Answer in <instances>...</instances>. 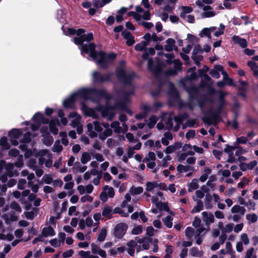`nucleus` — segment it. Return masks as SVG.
Listing matches in <instances>:
<instances>
[{
  "label": "nucleus",
  "instance_id": "25",
  "mask_svg": "<svg viewBox=\"0 0 258 258\" xmlns=\"http://www.w3.org/2000/svg\"><path fill=\"white\" fill-rule=\"evenodd\" d=\"M181 9L182 11L180 14V17L182 19H184L185 18L186 14L190 13L193 11V9L188 6H182Z\"/></svg>",
  "mask_w": 258,
  "mask_h": 258
},
{
  "label": "nucleus",
  "instance_id": "56",
  "mask_svg": "<svg viewBox=\"0 0 258 258\" xmlns=\"http://www.w3.org/2000/svg\"><path fill=\"white\" fill-rule=\"evenodd\" d=\"M226 146V148L224 149V151L228 154L229 155H230L231 153V154H233V150H234L236 149V146H231L228 144H227Z\"/></svg>",
  "mask_w": 258,
  "mask_h": 258
},
{
  "label": "nucleus",
  "instance_id": "11",
  "mask_svg": "<svg viewBox=\"0 0 258 258\" xmlns=\"http://www.w3.org/2000/svg\"><path fill=\"white\" fill-rule=\"evenodd\" d=\"M32 119L34 122L40 123L41 124H47L49 122V119L44 116L43 114L40 112H36L33 116Z\"/></svg>",
  "mask_w": 258,
  "mask_h": 258
},
{
  "label": "nucleus",
  "instance_id": "58",
  "mask_svg": "<svg viewBox=\"0 0 258 258\" xmlns=\"http://www.w3.org/2000/svg\"><path fill=\"white\" fill-rule=\"evenodd\" d=\"M26 183V180L25 179H20L18 181L17 185L18 188L20 190H23L25 188V184Z\"/></svg>",
  "mask_w": 258,
  "mask_h": 258
},
{
  "label": "nucleus",
  "instance_id": "37",
  "mask_svg": "<svg viewBox=\"0 0 258 258\" xmlns=\"http://www.w3.org/2000/svg\"><path fill=\"white\" fill-rule=\"evenodd\" d=\"M106 235H107L106 229L105 228L101 229L99 234H98V236L97 237V240L101 242L103 241L106 238Z\"/></svg>",
  "mask_w": 258,
  "mask_h": 258
},
{
  "label": "nucleus",
  "instance_id": "63",
  "mask_svg": "<svg viewBox=\"0 0 258 258\" xmlns=\"http://www.w3.org/2000/svg\"><path fill=\"white\" fill-rule=\"evenodd\" d=\"M247 141H248V138L247 137H245L243 136H241L240 137L237 138V139H236V143L237 144H245L247 143Z\"/></svg>",
  "mask_w": 258,
  "mask_h": 258
},
{
  "label": "nucleus",
  "instance_id": "51",
  "mask_svg": "<svg viewBox=\"0 0 258 258\" xmlns=\"http://www.w3.org/2000/svg\"><path fill=\"white\" fill-rule=\"evenodd\" d=\"M143 191V188L141 186L134 187L132 188L131 193L132 195H139Z\"/></svg>",
  "mask_w": 258,
  "mask_h": 258
},
{
  "label": "nucleus",
  "instance_id": "10",
  "mask_svg": "<svg viewBox=\"0 0 258 258\" xmlns=\"http://www.w3.org/2000/svg\"><path fill=\"white\" fill-rule=\"evenodd\" d=\"M115 109L114 106L107 105L101 109V113L103 117H108L109 120H112L114 113L113 110Z\"/></svg>",
  "mask_w": 258,
  "mask_h": 258
},
{
  "label": "nucleus",
  "instance_id": "31",
  "mask_svg": "<svg viewBox=\"0 0 258 258\" xmlns=\"http://www.w3.org/2000/svg\"><path fill=\"white\" fill-rule=\"evenodd\" d=\"M173 218L171 216H167L165 218H163L162 221L164 225L168 228H170L172 226Z\"/></svg>",
  "mask_w": 258,
  "mask_h": 258
},
{
  "label": "nucleus",
  "instance_id": "50",
  "mask_svg": "<svg viewBox=\"0 0 258 258\" xmlns=\"http://www.w3.org/2000/svg\"><path fill=\"white\" fill-rule=\"evenodd\" d=\"M40 132L41 133L42 137H45V136H48L50 135V133L48 132V127L47 126H42L40 130Z\"/></svg>",
  "mask_w": 258,
  "mask_h": 258
},
{
  "label": "nucleus",
  "instance_id": "12",
  "mask_svg": "<svg viewBox=\"0 0 258 258\" xmlns=\"http://www.w3.org/2000/svg\"><path fill=\"white\" fill-rule=\"evenodd\" d=\"M122 36L126 40V44L128 46H132L135 43L134 36L130 31L124 30L121 32Z\"/></svg>",
  "mask_w": 258,
  "mask_h": 258
},
{
  "label": "nucleus",
  "instance_id": "64",
  "mask_svg": "<svg viewBox=\"0 0 258 258\" xmlns=\"http://www.w3.org/2000/svg\"><path fill=\"white\" fill-rule=\"evenodd\" d=\"M93 6L96 8H100L103 7L105 4L102 1L93 0Z\"/></svg>",
  "mask_w": 258,
  "mask_h": 258
},
{
  "label": "nucleus",
  "instance_id": "22",
  "mask_svg": "<svg viewBox=\"0 0 258 258\" xmlns=\"http://www.w3.org/2000/svg\"><path fill=\"white\" fill-rule=\"evenodd\" d=\"M112 211L111 207L105 206L102 211V216L110 219L112 218Z\"/></svg>",
  "mask_w": 258,
  "mask_h": 258
},
{
  "label": "nucleus",
  "instance_id": "46",
  "mask_svg": "<svg viewBox=\"0 0 258 258\" xmlns=\"http://www.w3.org/2000/svg\"><path fill=\"white\" fill-rule=\"evenodd\" d=\"M157 182H150L148 181L146 183V190L147 191H151L154 188L156 187Z\"/></svg>",
  "mask_w": 258,
  "mask_h": 258
},
{
  "label": "nucleus",
  "instance_id": "20",
  "mask_svg": "<svg viewBox=\"0 0 258 258\" xmlns=\"http://www.w3.org/2000/svg\"><path fill=\"white\" fill-rule=\"evenodd\" d=\"M156 207L160 211L164 210L167 212L169 213L170 214H174L173 212L170 210L168 203H162V202L160 201L156 204Z\"/></svg>",
  "mask_w": 258,
  "mask_h": 258
},
{
  "label": "nucleus",
  "instance_id": "24",
  "mask_svg": "<svg viewBox=\"0 0 258 258\" xmlns=\"http://www.w3.org/2000/svg\"><path fill=\"white\" fill-rule=\"evenodd\" d=\"M0 146L3 150H9L10 145L8 142V139L6 137L3 136L0 139Z\"/></svg>",
  "mask_w": 258,
  "mask_h": 258
},
{
  "label": "nucleus",
  "instance_id": "4",
  "mask_svg": "<svg viewBox=\"0 0 258 258\" xmlns=\"http://www.w3.org/2000/svg\"><path fill=\"white\" fill-rule=\"evenodd\" d=\"M91 96L95 97V100L99 101L101 98H104L107 101L111 99V96L104 89H97L96 88H91Z\"/></svg>",
  "mask_w": 258,
  "mask_h": 258
},
{
  "label": "nucleus",
  "instance_id": "55",
  "mask_svg": "<svg viewBox=\"0 0 258 258\" xmlns=\"http://www.w3.org/2000/svg\"><path fill=\"white\" fill-rule=\"evenodd\" d=\"M203 52V49L201 47L200 44H196L193 49L192 54H198L199 53H202Z\"/></svg>",
  "mask_w": 258,
  "mask_h": 258
},
{
  "label": "nucleus",
  "instance_id": "52",
  "mask_svg": "<svg viewBox=\"0 0 258 258\" xmlns=\"http://www.w3.org/2000/svg\"><path fill=\"white\" fill-rule=\"evenodd\" d=\"M254 251V248L251 247L248 249L246 252L245 258H256V255H253Z\"/></svg>",
  "mask_w": 258,
  "mask_h": 258
},
{
  "label": "nucleus",
  "instance_id": "32",
  "mask_svg": "<svg viewBox=\"0 0 258 258\" xmlns=\"http://www.w3.org/2000/svg\"><path fill=\"white\" fill-rule=\"evenodd\" d=\"M158 120V118L156 116L154 115H152L150 116L149 117V122L148 123V127L150 129L153 128L156 123H157V121Z\"/></svg>",
  "mask_w": 258,
  "mask_h": 258
},
{
  "label": "nucleus",
  "instance_id": "26",
  "mask_svg": "<svg viewBox=\"0 0 258 258\" xmlns=\"http://www.w3.org/2000/svg\"><path fill=\"white\" fill-rule=\"evenodd\" d=\"M134 94V90H132L130 91H122L123 97H122V101H123L126 103H128L130 102L129 96L133 95Z\"/></svg>",
  "mask_w": 258,
  "mask_h": 258
},
{
  "label": "nucleus",
  "instance_id": "5",
  "mask_svg": "<svg viewBox=\"0 0 258 258\" xmlns=\"http://www.w3.org/2000/svg\"><path fill=\"white\" fill-rule=\"evenodd\" d=\"M112 73L102 74L98 71H95L93 74V80L95 83H103L111 81Z\"/></svg>",
  "mask_w": 258,
  "mask_h": 258
},
{
  "label": "nucleus",
  "instance_id": "28",
  "mask_svg": "<svg viewBox=\"0 0 258 258\" xmlns=\"http://www.w3.org/2000/svg\"><path fill=\"white\" fill-rule=\"evenodd\" d=\"M203 209V203L201 200L197 201V205L191 210V213L192 214L200 212Z\"/></svg>",
  "mask_w": 258,
  "mask_h": 258
},
{
  "label": "nucleus",
  "instance_id": "62",
  "mask_svg": "<svg viewBox=\"0 0 258 258\" xmlns=\"http://www.w3.org/2000/svg\"><path fill=\"white\" fill-rule=\"evenodd\" d=\"M238 95L244 98H246V89L242 87H239L238 88Z\"/></svg>",
  "mask_w": 258,
  "mask_h": 258
},
{
  "label": "nucleus",
  "instance_id": "33",
  "mask_svg": "<svg viewBox=\"0 0 258 258\" xmlns=\"http://www.w3.org/2000/svg\"><path fill=\"white\" fill-rule=\"evenodd\" d=\"M202 215L204 220L208 221L211 223L214 222V217L213 214L210 213L209 215L207 212H203L202 213Z\"/></svg>",
  "mask_w": 258,
  "mask_h": 258
},
{
  "label": "nucleus",
  "instance_id": "42",
  "mask_svg": "<svg viewBox=\"0 0 258 258\" xmlns=\"http://www.w3.org/2000/svg\"><path fill=\"white\" fill-rule=\"evenodd\" d=\"M43 143L47 146H50L52 145L53 142V139L52 136L49 135L48 136H45V137H43Z\"/></svg>",
  "mask_w": 258,
  "mask_h": 258
},
{
  "label": "nucleus",
  "instance_id": "45",
  "mask_svg": "<svg viewBox=\"0 0 258 258\" xmlns=\"http://www.w3.org/2000/svg\"><path fill=\"white\" fill-rule=\"evenodd\" d=\"M83 41L90 42L93 39V34L92 32L84 34L81 35Z\"/></svg>",
  "mask_w": 258,
  "mask_h": 258
},
{
  "label": "nucleus",
  "instance_id": "13",
  "mask_svg": "<svg viewBox=\"0 0 258 258\" xmlns=\"http://www.w3.org/2000/svg\"><path fill=\"white\" fill-rule=\"evenodd\" d=\"M48 123L50 132H51L53 135H56L58 134V130L56 125H60L58 119L57 118H55L51 120L50 121L49 120Z\"/></svg>",
  "mask_w": 258,
  "mask_h": 258
},
{
  "label": "nucleus",
  "instance_id": "7",
  "mask_svg": "<svg viewBox=\"0 0 258 258\" xmlns=\"http://www.w3.org/2000/svg\"><path fill=\"white\" fill-rule=\"evenodd\" d=\"M186 91L188 93L189 98L190 100L197 99V96L199 93V88L196 87L194 84L188 86H184Z\"/></svg>",
  "mask_w": 258,
  "mask_h": 258
},
{
  "label": "nucleus",
  "instance_id": "8",
  "mask_svg": "<svg viewBox=\"0 0 258 258\" xmlns=\"http://www.w3.org/2000/svg\"><path fill=\"white\" fill-rule=\"evenodd\" d=\"M91 88H83L77 92L74 93L76 98H82L85 100L90 99V97L91 96Z\"/></svg>",
  "mask_w": 258,
  "mask_h": 258
},
{
  "label": "nucleus",
  "instance_id": "35",
  "mask_svg": "<svg viewBox=\"0 0 258 258\" xmlns=\"http://www.w3.org/2000/svg\"><path fill=\"white\" fill-rule=\"evenodd\" d=\"M126 103H127L121 101L120 102L116 103L115 106L120 107L123 110L126 111L127 113H130V114H132V112L131 110L128 109L127 108V107L126 106Z\"/></svg>",
  "mask_w": 258,
  "mask_h": 258
},
{
  "label": "nucleus",
  "instance_id": "44",
  "mask_svg": "<svg viewBox=\"0 0 258 258\" xmlns=\"http://www.w3.org/2000/svg\"><path fill=\"white\" fill-rule=\"evenodd\" d=\"M191 58L197 66H199L200 64V62L203 60L204 58L202 55L192 54Z\"/></svg>",
  "mask_w": 258,
  "mask_h": 258
},
{
  "label": "nucleus",
  "instance_id": "39",
  "mask_svg": "<svg viewBox=\"0 0 258 258\" xmlns=\"http://www.w3.org/2000/svg\"><path fill=\"white\" fill-rule=\"evenodd\" d=\"M91 160V157L88 152H84L81 158V161L83 164H86Z\"/></svg>",
  "mask_w": 258,
  "mask_h": 258
},
{
  "label": "nucleus",
  "instance_id": "19",
  "mask_svg": "<svg viewBox=\"0 0 258 258\" xmlns=\"http://www.w3.org/2000/svg\"><path fill=\"white\" fill-rule=\"evenodd\" d=\"M22 135V132L20 129L13 128L8 133L10 138L19 139Z\"/></svg>",
  "mask_w": 258,
  "mask_h": 258
},
{
  "label": "nucleus",
  "instance_id": "21",
  "mask_svg": "<svg viewBox=\"0 0 258 258\" xmlns=\"http://www.w3.org/2000/svg\"><path fill=\"white\" fill-rule=\"evenodd\" d=\"M42 234L44 237L48 236H54L55 234L54 229L50 226L45 227L42 229Z\"/></svg>",
  "mask_w": 258,
  "mask_h": 258
},
{
  "label": "nucleus",
  "instance_id": "30",
  "mask_svg": "<svg viewBox=\"0 0 258 258\" xmlns=\"http://www.w3.org/2000/svg\"><path fill=\"white\" fill-rule=\"evenodd\" d=\"M177 170L178 172L182 173V172H185L188 171L189 170H194V168L192 167H191L189 165H183L182 164H179L177 166Z\"/></svg>",
  "mask_w": 258,
  "mask_h": 258
},
{
  "label": "nucleus",
  "instance_id": "18",
  "mask_svg": "<svg viewBox=\"0 0 258 258\" xmlns=\"http://www.w3.org/2000/svg\"><path fill=\"white\" fill-rule=\"evenodd\" d=\"M196 100L197 101L198 104L199 106L201 107H203L205 104L209 102L210 103H213L214 102V100L212 98L208 97L206 95H202L201 98H197L196 99Z\"/></svg>",
  "mask_w": 258,
  "mask_h": 258
},
{
  "label": "nucleus",
  "instance_id": "15",
  "mask_svg": "<svg viewBox=\"0 0 258 258\" xmlns=\"http://www.w3.org/2000/svg\"><path fill=\"white\" fill-rule=\"evenodd\" d=\"M232 41L234 44H238L242 48L247 46V41L244 38H240L239 36L234 35L232 37Z\"/></svg>",
  "mask_w": 258,
  "mask_h": 258
},
{
  "label": "nucleus",
  "instance_id": "23",
  "mask_svg": "<svg viewBox=\"0 0 258 258\" xmlns=\"http://www.w3.org/2000/svg\"><path fill=\"white\" fill-rule=\"evenodd\" d=\"M188 191L191 192L193 190L197 189L199 187L198 180L195 178L192 180L191 182L188 183Z\"/></svg>",
  "mask_w": 258,
  "mask_h": 258
},
{
  "label": "nucleus",
  "instance_id": "3",
  "mask_svg": "<svg viewBox=\"0 0 258 258\" xmlns=\"http://www.w3.org/2000/svg\"><path fill=\"white\" fill-rule=\"evenodd\" d=\"M116 76L118 80L124 85H131L133 79L136 77V74L134 72L126 74L123 69L120 68L116 70Z\"/></svg>",
  "mask_w": 258,
  "mask_h": 258
},
{
  "label": "nucleus",
  "instance_id": "14",
  "mask_svg": "<svg viewBox=\"0 0 258 258\" xmlns=\"http://www.w3.org/2000/svg\"><path fill=\"white\" fill-rule=\"evenodd\" d=\"M76 98L73 93L69 98L66 99L63 102V106L65 108H72L74 105Z\"/></svg>",
  "mask_w": 258,
  "mask_h": 258
},
{
  "label": "nucleus",
  "instance_id": "9",
  "mask_svg": "<svg viewBox=\"0 0 258 258\" xmlns=\"http://www.w3.org/2000/svg\"><path fill=\"white\" fill-rule=\"evenodd\" d=\"M217 94L219 95L218 97V101L219 104L217 108H216L218 111H220L222 113L223 109L225 107V106L226 104V101L225 99V96L227 94L222 91H217Z\"/></svg>",
  "mask_w": 258,
  "mask_h": 258
},
{
  "label": "nucleus",
  "instance_id": "40",
  "mask_svg": "<svg viewBox=\"0 0 258 258\" xmlns=\"http://www.w3.org/2000/svg\"><path fill=\"white\" fill-rule=\"evenodd\" d=\"M110 126L114 129V132L116 133H119L121 131V127L119 126V123L117 121L112 122Z\"/></svg>",
  "mask_w": 258,
  "mask_h": 258
},
{
  "label": "nucleus",
  "instance_id": "27",
  "mask_svg": "<svg viewBox=\"0 0 258 258\" xmlns=\"http://www.w3.org/2000/svg\"><path fill=\"white\" fill-rule=\"evenodd\" d=\"M231 212L232 213H240L242 215H243L245 212V209L243 207H240L239 205H234L231 208Z\"/></svg>",
  "mask_w": 258,
  "mask_h": 258
},
{
  "label": "nucleus",
  "instance_id": "2",
  "mask_svg": "<svg viewBox=\"0 0 258 258\" xmlns=\"http://www.w3.org/2000/svg\"><path fill=\"white\" fill-rule=\"evenodd\" d=\"M221 114L216 109L210 108L205 113L202 120L205 124L216 126L222 120Z\"/></svg>",
  "mask_w": 258,
  "mask_h": 258
},
{
  "label": "nucleus",
  "instance_id": "57",
  "mask_svg": "<svg viewBox=\"0 0 258 258\" xmlns=\"http://www.w3.org/2000/svg\"><path fill=\"white\" fill-rule=\"evenodd\" d=\"M142 232V226L141 225L137 226L134 227L132 231V233L134 235H138Z\"/></svg>",
  "mask_w": 258,
  "mask_h": 258
},
{
  "label": "nucleus",
  "instance_id": "54",
  "mask_svg": "<svg viewBox=\"0 0 258 258\" xmlns=\"http://www.w3.org/2000/svg\"><path fill=\"white\" fill-rule=\"evenodd\" d=\"M246 218L252 223H255L257 220V216L255 214H247Z\"/></svg>",
  "mask_w": 258,
  "mask_h": 258
},
{
  "label": "nucleus",
  "instance_id": "6",
  "mask_svg": "<svg viewBox=\"0 0 258 258\" xmlns=\"http://www.w3.org/2000/svg\"><path fill=\"white\" fill-rule=\"evenodd\" d=\"M128 226L124 223L117 224L114 228L113 233L117 238L121 239L126 233Z\"/></svg>",
  "mask_w": 258,
  "mask_h": 258
},
{
  "label": "nucleus",
  "instance_id": "41",
  "mask_svg": "<svg viewBox=\"0 0 258 258\" xmlns=\"http://www.w3.org/2000/svg\"><path fill=\"white\" fill-rule=\"evenodd\" d=\"M104 190H108L107 195L110 198H112L114 197L115 192L113 187H109L108 185H105L103 188Z\"/></svg>",
  "mask_w": 258,
  "mask_h": 258
},
{
  "label": "nucleus",
  "instance_id": "1",
  "mask_svg": "<svg viewBox=\"0 0 258 258\" xmlns=\"http://www.w3.org/2000/svg\"><path fill=\"white\" fill-rule=\"evenodd\" d=\"M74 41L76 44L81 45L82 46V53H89L90 56L96 60L97 64L99 66L100 68L102 69H107L116 57V54L113 52L107 54L104 51H96V45L94 43H90L88 44H84V41L81 36L80 37H75Z\"/></svg>",
  "mask_w": 258,
  "mask_h": 258
},
{
  "label": "nucleus",
  "instance_id": "61",
  "mask_svg": "<svg viewBox=\"0 0 258 258\" xmlns=\"http://www.w3.org/2000/svg\"><path fill=\"white\" fill-rule=\"evenodd\" d=\"M43 180L45 183L48 184L53 181L52 177L49 174H45L43 177Z\"/></svg>",
  "mask_w": 258,
  "mask_h": 258
},
{
  "label": "nucleus",
  "instance_id": "48",
  "mask_svg": "<svg viewBox=\"0 0 258 258\" xmlns=\"http://www.w3.org/2000/svg\"><path fill=\"white\" fill-rule=\"evenodd\" d=\"M198 75L196 72L191 73L190 75H187L185 77L184 79L188 81H194L198 79Z\"/></svg>",
  "mask_w": 258,
  "mask_h": 258
},
{
  "label": "nucleus",
  "instance_id": "17",
  "mask_svg": "<svg viewBox=\"0 0 258 258\" xmlns=\"http://www.w3.org/2000/svg\"><path fill=\"white\" fill-rule=\"evenodd\" d=\"M82 109L83 110L84 114L88 116H92L93 118H97V115L94 114V111L93 109L89 108L84 103H82Z\"/></svg>",
  "mask_w": 258,
  "mask_h": 258
},
{
  "label": "nucleus",
  "instance_id": "43",
  "mask_svg": "<svg viewBox=\"0 0 258 258\" xmlns=\"http://www.w3.org/2000/svg\"><path fill=\"white\" fill-rule=\"evenodd\" d=\"M188 41L191 43V45H194L195 42H197L199 41V38L197 37L196 36L188 34L187 35Z\"/></svg>",
  "mask_w": 258,
  "mask_h": 258
},
{
  "label": "nucleus",
  "instance_id": "60",
  "mask_svg": "<svg viewBox=\"0 0 258 258\" xmlns=\"http://www.w3.org/2000/svg\"><path fill=\"white\" fill-rule=\"evenodd\" d=\"M174 68L177 72L181 70L182 63L181 61L178 59H175L174 61Z\"/></svg>",
  "mask_w": 258,
  "mask_h": 258
},
{
  "label": "nucleus",
  "instance_id": "59",
  "mask_svg": "<svg viewBox=\"0 0 258 258\" xmlns=\"http://www.w3.org/2000/svg\"><path fill=\"white\" fill-rule=\"evenodd\" d=\"M36 161L35 159L31 158L29 160L28 166L33 170H35L36 168Z\"/></svg>",
  "mask_w": 258,
  "mask_h": 258
},
{
  "label": "nucleus",
  "instance_id": "49",
  "mask_svg": "<svg viewBox=\"0 0 258 258\" xmlns=\"http://www.w3.org/2000/svg\"><path fill=\"white\" fill-rule=\"evenodd\" d=\"M10 207L12 209L15 210L18 212H21L22 211L21 208L19 204L15 201L12 202L11 203Z\"/></svg>",
  "mask_w": 258,
  "mask_h": 258
},
{
  "label": "nucleus",
  "instance_id": "34",
  "mask_svg": "<svg viewBox=\"0 0 258 258\" xmlns=\"http://www.w3.org/2000/svg\"><path fill=\"white\" fill-rule=\"evenodd\" d=\"M63 149L62 146L60 144V141L58 140L55 141L54 146L52 148V151L53 152L59 153L62 151Z\"/></svg>",
  "mask_w": 258,
  "mask_h": 258
},
{
  "label": "nucleus",
  "instance_id": "38",
  "mask_svg": "<svg viewBox=\"0 0 258 258\" xmlns=\"http://www.w3.org/2000/svg\"><path fill=\"white\" fill-rule=\"evenodd\" d=\"M199 35L201 37L206 36L209 38H211V35L210 29L208 28L203 29L201 33L199 34Z\"/></svg>",
  "mask_w": 258,
  "mask_h": 258
},
{
  "label": "nucleus",
  "instance_id": "53",
  "mask_svg": "<svg viewBox=\"0 0 258 258\" xmlns=\"http://www.w3.org/2000/svg\"><path fill=\"white\" fill-rule=\"evenodd\" d=\"M240 239L244 245H247L249 243V239L246 233H242L240 236Z\"/></svg>",
  "mask_w": 258,
  "mask_h": 258
},
{
  "label": "nucleus",
  "instance_id": "29",
  "mask_svg": "<svg viewBox=\"0 0 258 258\" xmlns=\"http://www.w3.org/2000/svg\"><path fill=\"white\" fill-rule=\"evenodd\" d=\"M148 45L147 42H144V41H141L140 43L137 44L135 46V50L137 51H145L147 49L146 46Z\"/></svg>",
  "mask_w": 258,
  "mask_h": 258
},
{
  "label": "nucleus",
  "instance_id": "36",
  "mask_svg": "<svg viewBox=\"0 0 258 258\" xmlns=\"http://www.w3.org/2000/svg\"><path fill=\"white\" fill-rule=\"evenodd\" d=\"M31 134L30 132L26 133L24 136L23 139L20 140V142L23 144L29 143L31 141Z\"/></svg>",
  "mask_w": 258,
  "mask_h": 258
},
{
  "label": "nucleus",
  "instance_id": "47",
  "mask_svg": "<svg viewBox=\"0 0 258 258\" xmlns=\"http://www.w3.org/2000/svg\"><path fill=\"white\" fill-rule=\"evenodd\" d=\"M168 93L170 95L177 96L178 95V91L173 83L170 84Z\"/></svg>",
  "mask_w": 258,
  "mask_h": 258
},
{
  "label": "nucleus",
  "instance_id": "16",
  "mask_svg": "<svg viewBox=\"0 0 258 258\" xmlns=\"http://www.w3.org/2000/svg\"><path fill=\"white\" fill-rule=\"evenodd\" d=\"M204 12L202 13L201 16L203 18H211L215 16L216 15V13L214 11H210L212 10V7L210 6L207 5L204 6L203 8Z\"/></svg>",
  "mask_w": 258,
  "mask_h": 258
}]
</instances>
